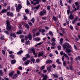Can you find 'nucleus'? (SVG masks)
Here are the masks:
<instances>
[{
  "label": "nucleus",
  "instance_id": "b1692460",
  "mask_svg": "<svg viewBox=\"0 0 80 80\" xmlns=\"http://www.w3.org/2000/svg\"><path fill=\"white\" fill-rule=\"evenodd\" d=\"M25 27L26 28H27L28 29V30H29V29L30 28V27H29V26L28 25V24H27L26 25Z\"/></svg>",
  "mask_w": 80,
  "mask_h": 80
},
{
  "label": "nucleus",
  "instance_id": "a878e982",
  "mask_svg": "<svg viewBox=\"0 0 80 80\" xmlns=\"http://www.w3.org/2000/svg\"><path fill=\"white\" fill-rule=\"evenodd\" d=\"M7 11V9H3L2 10L1 12L3 13H5V12H6Z\"/></svg>",
  "mask_w": 80,
  "mask_h": 80
},
{
  "label": "nucleus",
  "instance_id": "79ce46f5",
  "mask_svg": "<svg viewBox=\"0 0 80 80\" xmlns=\"http://www.w3.org/2000/svg\"><path fill=\"white\" fill-rule=\"evenodd\" d=\"M52 19L54 21H56V20H57V18L56 17H54V16H53V17L52 18Z\"/></svg>",
  "mask_w": 80,
  "mask_h": 80
},
{
  "label": "nucleus",
  "instance_id": "ea45409f",
  "mask_svg": "<svg viewBox=\"0 0 80 80\" xmlns=\"http://www.w3.org/2000/svg\"><path fill=\"white\" fill-rule=\"evenodd\" d=\"M9 57H10L11 58H14V56L12 54L11 55H10Z\"/></svg>",
  "mask_w": 80,
  "mask_h": 80
},
{
  "label": "nucleus",
  "instance_id": "9d476101",
  "mask_svg": "<svg viewBox=\"0 0 80 80\" xmlns=\"http://www.w3.org/2000/svg\"><path fill=\"white\" fill-rule=\"evenodd\" d=\"M28 37L29 39L30 40H32V35L30 34H28Z\"/></svg>",
  "mask_w": 80,
  "mask_h": 80
},
{
  "label": "nucleus",
  "instance_id": "c9c22d12",
  "mask_svg": "<svg viewBox=\"0 0 80 80\" xmlns=\"http://www.w3.org/2000/svg\"><path fill=\"white\" fill-rule=\"evenodd\" d=\"M34 21H35V19L34 18H32L31 19V21H32V22L33 23H34Z\"/></svg>",
  "mask_w": 80,
  "mask_h": 80
},
{
  "label": "nucleus",
  "instance_id": "bf43d9fd",
  "mask_svg": "<svg viewBox=\"0 0 80 80\" xmlns=\"http://www.w3.org/2000/svg\"><path fill=\"white\" fill-rule=\"evenodd\" d=\"M31 61L32 62H35V59L34 58L32 59L31 60Z\"/></svg>",
  "mask_w": 80,
  "mask_h": 80
},
{
  "label": "nucleus",
  "instance_id": "e2e57ef3",
  "mask_svg": "<svg viewBox=\"0 0 80 80\" xmlns=\"http://www.w3.org/2000/svg\"><path fill=\"white\" fill-rule=\"evenodd\" d=\"M62 31L63 33L64 34V33H65V30H64V29H62Z\"/></svg>",
  "mask_w": 80,
  "mask_h": 80
},
{
  "label": "nucleus",
  "instance_id": "c03bdc74",
  "mask_svg": "<svg viewBox=\"0 0 80 80\" xmlns=\"http://www.w3.org/2000/svg\"><path fill=\"white\" fill-rule=\"evenodd\" d=\"M47 9L48 10H50V6H48L47 7Z\"/></svg>",
  "mask_w": 80,
  "mask_h": 80
},
{
  "label": "nucleus",
  "instance_id": "864d4df0",
  "mask_svg": "<svg viewBox=\"0 0 80 80\" xmlns=\"http://www.w3.org/2000/svg\"><path fill=\"white\" fill-rule=\"evenodd\" d=\"M0 39L2 40H3V39H4V36H1Z\"/></svg>",
  "mask_w": 80,
  "mask_h": 80
},
{
  "label": "nucleus",
  "instance_id": "4c0bfd02",
  "mask_svg": "<svg viewBox=\"0 0 80 80\" xmlns=\"http://www.w3.org/2000/svg\"><path fill=\"white\" fill-rule=\"evenodd\" d=\"M40 38H36V41H37L38 42L39 41H40Z\"/></svg>",
  "mask_w": 80,
  "mask_h": 80
},
{
  "label": "nucleus",
  "instance_id": "f03ea898",
  "mask_svg": "<svg viewBox=\"0 0 80 80\" xmlns=\"http://www.w3.org/2000/svg\"><path fill=\"white\" fill-rule=\"evenodd\" d=\"M15 7L16 8V11L17 12H19L21 8H22V5L20 4H19L18 6L17 4H15Z\"/></svg>",
  "mask_w": 80,
  "mask_h": 80
},
{
  "label": "nucleus",
  "instance_id": "f3484780",
  "mask_svg": "<svg viewBox=\"0 0 80 80\" xmlns=\"http://www.w3.org/2000/svg\"><path fill=\"white\" fill-rule=\"evenodd\" d=\"M11 62L12 64H14L16 63V60H12L11 61Z\"/></svg>",
  "mask_w": 80,
  "mask_h": 80
},
{
  "label": "nucleus",
  "instance_id": "c756f323",
  "mask_svg": "<svg viewBox=\"0 0 80 80\" xmlns=\"http://www.w3.org/2000/svg\"><path fill=\"white\" fill-rule=\"evenodd\" d=\"M56 63L58 64H60V63H61V62H60L59 61V59H57L56 60Z\"/></svg>",
  "mask_w": 80,
  "mask_h": 80
},
{
  "label": "nucleus",
  "instance_id": "2f4dec72",
  "mask_svg": "<svg viewBox=\"0 0 80 80\" xmlns=\"http://www.w3.org/2000/svg\"><path fill=\"white\" fill-rule=\"evenodd\" d=\"M3 73L2 70H0V76H2L3 75Z\"/></svg>",
  "mask_w": 80,
  "mask_h": 80
},
{
  "label": "nucleus",
  "instance_id": "72a5a7b5",
  "mask_svg": "<svg viewBox=\"0 0 80 80\" xmlns=\"http://www.w3.org/2000/svg\"><path fill=\"white\" fill-rule=\"evenodd\" d=\"M30 43V41H26L25 42V45H28Z\"/></svg>",
  "mask_w": 80,
  "mask_h": 80
},
{
  "label": "nucleus",
  "instance_id": "9b49d317",
  "mask_svg": "<svg viewBox=\"0 0 80 80\" xmlns=\"http://www.w3.org/2000/svg\"><path fill=\"white\" fill-rule=\"evenodd\" d=\"M46 62V63L47 64H48V63H52V61L51 60H47Z\"/></svg>",
  "mask_w": 80,
  "mask_h": 80
},
{
  "label": "nucleus",
  "instance_id": "412c9836",
  "mask_svg": "<svg viewBox=\"0 0 80 80\" xmlns=\"http://www.w3.org/2000/svg\"><path fill=\"white\" fill-rule=\"evenodd\" d=\"M49 34L51 36V37L53 36V32L51 31H49Z\"/></svg>",
  "mask_w": 80,
  "mask_h": 80
},
{
  "label": "nucleus",
  "instance_id": "6e6552de",
  "mask_svg": "<svg viewBox=\"0 0 80 80\" xmlns=\"http://www.w3.org/2000/svg\"><path fill=\"white\" fill-rule=\"evenodd\" d=\"M18 76V75L17 74H16L12 76V79H15V78L16 77H17Z\"/></svg>",
  "mask_w": 80,
  "mask_h": 80
},
{
  "label": "nucleus",
  "instance_id": "052dcab7",
  "mask_svg": "<svg viewBox=\"0 0 80 80\" xmlns=\"http://www.w3.org/2000/svg\"><path fill=\"white\" fill-rule=\"evenodd\" d=\"M2 52L3 55H5V51L4 50H2Z\"/></svg>",
  "mask_w": 80,
  "mask_h": 80
},
{
  "label": "nucleus",
  "instance_id": "0e129e2a",
  "mask_svg": "<svg viewBox=\"0 0 80 80\" xmlns=\"http://www.w3.org/2000/svg\"><path fill=\"white\" fill-rule=\"evenodd\" d=\"M49 57H52V56H53V55L52 54L50 53V54H49Z\"/></svg>",
  "mask_w": 80,
  "mask_h": 80
},
{
  "label": "nucleus",
  "instance_id": "a211bd4d",
  "mask_svg": "<svg viewBox=\"0 0 80 80\" xmlns=\"http://www.w3.org/2000/svg\"><path fill=\"white\" fill-rule=\"evenodd\" d=\"M38 57H40L43 55V52H39L38 53Z\"/></svg>",
  "mask_w": 80,
  "mask_h": 80
},
{
  "label": "nucleus",
  "instance_id": "0eeeda50",
  "mask_svg": "<svg viewBox=\"0 0 80 80\" xmlns=\"http://www.w3.org/2000/svg\"><path fill=\"white\" fill-rule=\"evenodd\" d=\"M63 55L65 57V58H66L67 60H69V57H68V56L67 55V54H66L65 53H63Z\"/></svg>",
  "mask_w": 80,
  "mask_h": 80
},
{
  "label": "nucleus",
  "instance_id": "ddd939ff",
  "mask_svg": "<svg viewBox=\"0 0 80 80\" xmlns=\"http://www.w3.org/2000/svg\"><path fill=\"white\" fill-rule=\"evenodd\" d=\"M52 67V66H49V67H48L47 68V70L48 71V72H50L51 71V68Z\"/></svg>",
  "mask_w": 80,
  "mask_h": 80
},
{
  "label": "nucleus",
  "instance_id": "f8f14e48",
  "mask_svg": "<svg viewBox=\"0 0 80 80\" xmlns=\"http://www.w3.org/2000/svg\"><path fill=\"white\" fill-rule=\"evenodd\" d=\"M10 35H11V36H12V37H14V38H15V37H16V35L14 33H11L10 34Z\"/></svg>",
  "mask_w": 80,
  "mask_h": 80
},
{
  "label": "nucleus",
  "instance_id": "680f3d73",
  "mask_svg": "<svg viewBox=\"0 0 80 80\" xmlns=\"http://www.w3.org/2000/svg\"><path fill=\"white\" fill-rule=\"evenodd\" d=\"M45 32V29L42 30V33H44V32Z\"/></svg>",
  "mask_w": 80,
  "mask_h": 80
},
{
  "label": "nucleus",
  "instance_id": "423d86ee",
  "mask_svg": "<svg viewBox=\"0 0 80 80\" xmlns=\"http://www.w3.org/2000/svg\"><path fill=\"white\" fill-rule=\"evenodd\" d=\"M15 72V71H12L11 72H10L9 73V77H12V76L13 75V73Z\"/></svg>",
  "mask_w": 80,
  "mask_h": 80
},
{
  "label": "nucleus",
  "instance_id": "69168bd1",
  "mask_svg": "<svg viewBox=\"0 0 80 80\" xmlns=\"http://www.w3.org/2000/svg\"><path fill=\"white\" fill-rule=\"evenodd\" d=\"M17 74H20V72L19 71L17 70Z\"/></svg>",
  "mask_w": 80,
  "mask_h": 80
},
{
  "label": "nucleus",
  "instance_id": "338daca9",
  "mask_svg": "<svg viewBox=\"0 0 80 80\" xmlns=\"http://www.w3.org/2000/svg\"><path fill=\"white\" fill-rule=\"evenodd\" d=\"M45 28L46 30H48L50 28L48 27H45Z\"/></svg>",
  "mask_w": 80,
  "mask_h": 80
},
{
  "label": "nucleus",
  "instance_id": "aec40b11",
  "mask_svg": "<svg viewBox=\"0 0 80 80\" xmlns=\"http://www.w3.org/2000/svg\"><path fill=\"white\" fill-rule=\"evenodd\" d=\"M22 53H23V51L20 50L17 53V54H18V55H20V54Z\"/></svg>",
  "mask_w": 80,
  "mask_h": 80
},
{
  "label": "nucleus",
  "instance_id": "5701e85b",
  "mask_svg": "<svg viewBox=\"0 0 80 80\" xmlns=\"http://www.w3.org/2000/svg\"><path fill=\"white\" fill-rule=\"evenodd\" d=\"M47 75H46L43 77L42 80H47Z\"/></svg>",
  "mask_w": 80,
  "mask_h": 80
},
{
  "label": "nucleus",
  "instance_id": "7c9ffc66",
  "mask_svg": "<svg viewBox=\"0 0 80 80\" xmlns=\"http://www.w3.org/2000/svg\"><path fill=\"white\" fill-rule=\"evenodd\" d=\"M37 31V29L36 28H34L33 29L32 32V33H34L35 32Z\"/></svg>",
  "mask_w": 80,
  "mask_h": 80
},
{
  "label": "nucleus",
  "instance_id": "2eb2a0df",
  "mask_svg": "<svg viewBox=\"0 0 80 80\" xmlns=\"http://www.w3.org/2000/svg\"><path fill=\"white\" fill-rule=\"evenodd\" d=\"M63 38H61L60 40L59 43L61 45H62V43H63Z\"/></svg>",
  "mask_w": 80,
  "mask_h": 80
},
{
  "label": "nucleus",
  "instance_id": "20e7f679",
  "mask_svg": "<svg viewBox=\"0 0 80 80\" xmlns=\"http://www.w3.org/2000/svg\"><path fill=\"white\" fill-rule=\"evenodd\" d=\"M31 4L33 5H36V4H39L40 3V1H38V2H34L33 1H32L31 2Z\"/></svg>",
  "mask_w": 80,
  "mask_h": 80
},
{
  "label": "nucleus",
  "instance_id": "e433bc0d",
  "mask_svg": "<svg viewBox=\"0 0 80 80\" xmlns=\"http://www.w3.org/2000/svg\"><path fill=\"white\" fill-rule=\"evenodd\" d=\"M40 5H38L36 7H35V8H36V9H38L39 8H40Z\"/></svg>",
  "mask_w": 80,
  "mask_h": 80
},
{
  "label": "nucleus",
  "instance_id": "39448f33",
  "mask_svg": "<svg viewBox=\"0 0 80 80\" xmlns=\"http://www.w3.org/2000/svg\"><path fill=\"white\" fill-rule=\"evenodd\" d=\"M7 15H8V16H11V17H13V13L11 12H7Z\"/></svg>",
  "mask_w": 80,
  "mask_h": 80
},
{
  "label": "nucleus",
  "instance_id": "6e6d98bb",
  "mask_svg": "<svg viewBox=\"0 0 80 80\" xmlns=\"http://www.w3.org/2000/svg\"><path fill=\"white\" fill-rule=\"evenodd\" d=\"M42 12L43 13V14H45V13H47V12L46 11V10H44L42 11Z\"/></svg>",
  "mask_w": 80,
  "mask_h": 80
},
{
  "label": "nucleus",
  "instance_id": "1a4fd4ad",
  "mask_svg": "<svg viewBox=\"0 0 80 80\" xmlns=\"http://www.w3.org/2000/svg\"><path fill=\"white\" fill-rule=\"evenodd\" d=\"M31 52H32L33 55H35L37 54V53L35 52V49L33 48L31 49Z\"/></svg>",
  "mask_w": 80,
  "mask_h": 80
},
{
  "label": "nucleus",
  "instance_id": "3c124183",
  "mask_svg": "<svg viewBox=\"0 0 80 80\" xmlns=\"http://www.w3.org/2000/svg\"><path fill=\"white\" fill-rule=\"evenodd\" d=\"M65 58V57L63 56L62 58H61V59H62V61L63 62H64V58Z\"/></svg>",
  "mask_w": 80,
  "mask_h": 80
},
{
  "label": "nucleus",
  "instance_id": "37998d69",
  "mask_svg": "<svg viewBox=\"0 0 80 80\" xmlns=\"http://www.w3.org/2000/svg\"><path fill=\"white\" fill-rule=\"evenodd\" d=\"M25 12L27 13H29V11L27 9H25Z\"/></svg>",
  "mask_w": 80,
  "mask_h": 80
},
{
  "label": "nucleus",
  "instance_id": "7ed1b4c3",
  "mask_svg": "<svg viewBox=\"0 0 80 80\" xmlns=\"http://www.w3.org/2000/svg\"><path fill=\"white\" fill-rule=\"evenodd\" d=\"M69 43L67 42H65L63 45L62 47L64 48H68V46H69Z\"/></svg>",
  "mask_w": 80,
  "mask_h": 80
},
{
  "label": "nucleus",
  "instance_id": "5fc2aeb1",
  "mask_svg": "<svg viewBox=\"0 0 80 80\" xmlns=\"http://www.w3.org/2000/svg\"><path fill=\"white\" fill-rule=\"evenodd\" d=\"M42 43H43V42H39V43H38L37 44V45H42Z\"/></svg>",
  "mask_w": 80,
  "mask_h": 80
},
{
  "label": "nucleus",
  "instance_id": "4d7b16f0",
  "mask_svg": "<svg viewBox=\"0 0 80 80\" xmlns=\"http://www.w3.org/2000/svg\"><path fill=\"white\" fill-rule=\"evenodd\" d=\"M75 3L76 6H79L78 5V4H79L78 2H75Z\"/></svg>",
  "mask_w": 80,
  "mask_h": 80
},
{
  "label": "nucleus",
  "instance_id": "c85d7f7f",
  "mask_svg": "<svg viewBox=\"0 0 80 80\" xmlns=\"http://www.w3.org/2000/svg\"><path fill=\"white\" fill-rule=\"evenodd\" d=\"M69 67L70 70H73V67H72V65H70Z\"/></svg>",
  "mask_w": 80,
  "mask_h": 80
},
{
  "label": "nucleus",
  "instance_id": "4be33fe9",
  "mask_svg": "<svg viewBox=\"0 0 80 80\" xmlns=\"http://www.w3.org/2000/svg\"><path fill=\"white\" fill-rule=\"evenodd\" d=\"M45 66H43L41 67L40 68V70H41V71H42V70H43L45 68Z\"/></svg>",
  "mask_w": 80,
  "mask_h": 80
},
{
  "label": "nucleus",
  "instance_id": "774afa93",
  "mask_svg": "<svg viewBox=\"0 0 80 80\" xmlns=\"http://www.w3.org/2000/svg\"><path fill=\"white\" fill-rule=\"evenodd\" d=\"M59 79L60 80H63V77H60L59 78Z\"/></svg>",
  "mask_w": 80,
  "mask_h": 80
},
{
  "label": "nucleus",
  "instance_id": "f704fd0d",
  "mask_svg": "<svg viewBox=\"0 0 80 80\" xmlns=\"http://www.w3.org/2000/svg\"><path fill=\"white\" fill-rule=\"evenodd\" d=\"M52 46H55L56 45V44L55 42H52L51 43Z\"/></svg>",
  "mask_w": 80,
  "mask_h": 80
},
{
  "label": "nucleus",
  "instance_id": "cd10ccee",
  "mask_svg": "<svg viewBox=\"0 0 80 80\" xmlns=\"http://www.w3.org/2000/svg\"><path fill=\"white\" fill-rule=\"evenodd\" d=\"M17 34H19V35L20 34H22V31H21V30H19L17 32Z\"/></svg>",
  "mask_w": 80,
  "mask_h": 80
},
{
  "label": "nucleus",
  "instance_id": "603ef678",
  "mask_svg": "<svg viewBox=\"0 0 80 80\" xmlns=\"http://www.w3.org/2000/svg\"><path fill=\"white\" fill-rule=\"evenodd\" d=\"M70 28L71 29V30H73V26H72L70 25Z\"/></svg>",
  "mask_w": 80,
  "mask_h": 80
},
{
  "label": "nucleus",
  "instance_id": "6ab92c4d",
  "mask_svg": "<svg viewBox=\"0 0 80 80\" xmlns=\"http://www.w3.org/2000/svg\"><path fill=\"white\" fill-rule=\"evenodd\" d=\"M30 60H28L25 62V64L26 65H27L28 63L30 62Z\"/></svg>",
  "mask_w": 80,
  "mask_h": 80
},
{
  "label": "nucleus",
  "instance_id": "de8ad7c7",
  "mask_svg": "<svg viewBox=\"0 0 80 80\" xmlns=\"http://www.w3.org/2000/svg\"><path fill=\"white\" fill-rule=\"evenodd\" d=\"M27 58L24 57L22 58V60L23 61H25V60H27Z\"/></svg>",
  "mask_w": 80,
  "mask_h": 80
},
{
  "label": "nucleus",
  "instance_id": "13d9d810",
  "mask_svg": "<svg viewBox=\"0 0 80 80\" xmlns=\"http://www.w3.org/2000/svg\"><path fill=\"white\" fill-rule=\"evenodd\" d=\"M36 61L37 63H38L40 62V59H37L36 60Z\"/></svg>",
  "mask_w": 80,
  "mask_h": 80
},
{
  "label": "nucleus",
  "instance_id": "09e8293b",
  "mask_svg": "<svg viewBox=\"0 0 80 80\" xmlns=\"http://www.w3.org/2000/svg\"><path fill=\"white\" fill-rule=\"evenodd\" d=\"M28 23L29 25H30L32 27V22H28Z\"/></svg>",
  "mask_w": 80,
  "mask_h": 80
},
{
  "label": "nucleus",
  "instance_id": "8fccbe9b",
  "mask_svg": "<svg viewBox=\"0 0 80 80\" xmlns=\"http://www.w3.org/2000/svg\"><path fill=\"white\" fill-rule=\"evenodd\" d=\"M40 35V32H38L36 34V36H38Z\"/></svg>",
  "mask_w": 80,
  "mask_h": 80
},
{
  "label": "nucleus",
  "instance_id": "49530a36",
  "mask_svg": "<svg viewBox=\"0 0 80 80\" xmlns=\"http://www.w3.org/2000/svg\"><path fill=\"white\" fill-rule=\"evenodd\" d=\"M4 33H5L6 34H7V35H8V34H9V32H8L7 31H4Z\"/></svg>",
  "mask_w": 80,
  "mask_h": 80
},
{
  "label": "nucleus",
  "instance_id": "f257e3e1",
  "mask_svg": "<svg viewBox=\"0 0 80 80\" xmlns=\"http://www.w3.org/2000/svg\"><path fill=\"white\" fill-rule=\"evenodd\" d=\"M6 23L7 24L6 29L8 31L12 30V26H10V24L9 23V21L8 20L7 21Z\"/></svg>",
  "mask_w": 80,
  "mask_h": 80
},
{
  "label": "nucleus",
  "instance_id": "dca6fc26",
  "mask_svg": "<svg viewBox=\"0 0 80 80\" xmlns=\"http://www.w3.org/2000/svg\"><path fill=\"white\" fill-rule=\"evenodd\" d=\"M72 50L66 49L65 52H67V53H68V52H71Z\"/></svg>",
  "mask_w": 80,
  "mask_h": 80
},
{
  "label": "nucleus",
  "instance_id": "58836bf2",
  "mask_svg": "<svg viewBox=\"0 0 80 80\" xmlns=\"http://www.w3.org/2000/svg\"><path fill=\"white\" fill-rule=\"evenodd\" d=\"M58 48L59 50H61V46L60 45L58 46Z\"/></svg>",
  "mask_w": 80,
  "mask_h": 80
},
{
  "label": "nucleus",
  "instance_id": "393cba45",
  "mask_svg": "<svg viewBox=\"0 0 80 80\" xmlns=\"http://www.w3.org/2000/svg\"><path fill=\"white\" fill-rule=\"evenodd\" d=\"M59 3H60L61 6L62 7H63V3H62V0H60L59 1Z\"/></svg>",
  "mask_w": 80,
  "mask_h": 80
},
{
  "label": "nucleus",
  "instance_id": "a19ab883",
  "mask_svg": "<svg viewBox=\"0 0 80 80\" xmlns=\"http://www.w3.org/2000/svg\"><path fill=\"white\" fill-rule=\"evenodd\" d=\"M30 5V2H28V0H27V5Z\"/></svg>",
  "mask_w": 80,
  "mask_h": 80
},
{
  "label": "nucleus",
  "instance_id": "a18cd8bd",
  "mask_svg": "<svg viewBox=\"0 0 80 80\" xmlns=\"http://www.w3.org/2000/svg\"><path fill=\"white\" fill-rule=\"evenodd\" d=\"M40 15H44V14H43V12L41 11L40 13H39Z\"/></svg>",
  "mask_w": 80,
  "mask_h": 80
},
{
  "label": "nucleus",
  "instance_id": "473e14b6",
  "mask_svg": "<svg viewBox=\"0 0 80 80\" xmlns=\"http://www.w3.org/2000/svg\"><path fill=\"white\" fill-rule=\"evenodd\" d=\"M52 39V42H55V38L52 37L51 38Z\"/></svg>",
  "mask_w": 80,
  "mask_h": 80
},
{
  "label": "nucleus",
  "instance_id": "4468645a",
  "mask_svg": "<svg viewBox=\"0 0 80 80\" xmlns=\"http://www.w3.org/2000/svg\"><path fill=\"white\" fill-rule=\"evenodd\" d=\"M69 17L71 20H73V16L72 14H70Z\"/></svg>",
  "mask_w": 80,
  "mask_h": 80
},
{
  "label": "nucleus",
  "instance_id": "bb28decb",
  "mask_svg": "<svg viewBox=\"0 0 80 80\" xmlns=\"http://www.w3.org/2000/svg\"><path fill=\"white\" fill-rule=\"evenodd\" d=\"M25 56H26V58H30V55H29L28 54H26Z\"/></svg>",
  "mask_w": 80,
  "mask_h": 80
}]
</instances>
